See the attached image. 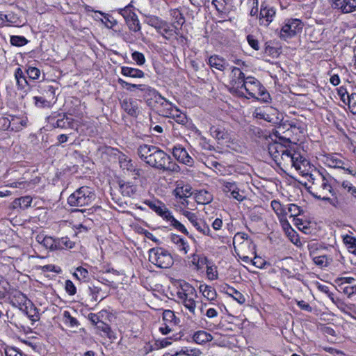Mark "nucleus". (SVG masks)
I'll return each instance as SVG.
<instances>
[{
    "mask_svg": "<svg viewBox=\"0 0 356 356\" xmlns=\"http://www.w3.org/2000/svg\"><path fill=\"white\" fill-rule=\"evenodd\" d=\"M25 72L30 80H37L41 74L40 69L32 66H26Z\"/></svg>",
    "mask_w": 356,
    "mask_h": 356,
    "instance_id": "42",
    "label": "nucleus"
},
{
    "mask_svg": "<svg viewBox=\"0 0 356 356\" xmlns=\"http://www.w3.org/2000/svg\"><path fill=\"white\" fill-rule=\"evenodd\" d=\"M131 58L138 65H143L146 60L144 54L137 51L132 53Z\"/></svg>",
    "mask_w": 356,
    "mask_h": 356,
    "instance_id": "53",
    "label": "nucleus"
},
{
    "mask_svg": "<svg viewBox=\"0 0 356 356\" xmlns=\"http://www.w3.org/2000/svg\"><path fill=\"white\" fill-rule=\"evenodd\" d=\"M225 290V293L228 296L233 298L237 302L242 305L245 302V296L238 291L235 289L234 287L230 286L229 285H226V287L224 288Z\"/></svg>",
    "mask_w": 356,
    "mask_h": 356,
    "instance_id": "29",
    "label": "nucleus"
},
{
    "mask_svg": "<svg viewBox=\"0 0 356 356\" xmlns=\"http://www.w3.org/2000/svg\"><path fill=\"white\" fill-rule=\"evenodd\" d=\"M119 163L120 168L123 170H126L129 172H134L135 175H139L140 170L136 168L132 160L126 155L122 154L119 157Z\"/></svg>",
    "mask_w": 356,
    "mask_h": 356,
    "instance_id": "25",
    "label": "nucleus"
},
{
    "mask_svg": "<svg viewBox=\"0 0 356 356\" xmlns=\"http://www.w3.org/2000/svg\"><path fill=\"white\" fill-rule=\"evenodd\" d=\"M200 145L201 147L206 150H213L214 147L210 144L209 140L206 138L204 136H201L200 138Z\"/></svg>",
    "mask_w": 356,
    "mask_h": 356,
    "instance_id": "59",
    "label": "nucleus"
},
{
    "mask_svg": "<svg viewBox=\"0 0 356 356\" xmlns=\"http://www.w3.org/2000/svg\"><path fill=\"white\" fill-rule=\"evenodd\" d=\"M9 115L0 117V131H10Z\"/></svg>",
    "mask_w": 356,
    "mask_h": 356,
    "instance_id": "51",
    "label": "nucleus"
},
{
    "mask_svg": "<svg viewBox=\"0 0 356 356\" xmlns=\"http://www.w3.org/2000/svg\"><path fill=\"white\" fill-rule=\"evenodd\" d=\"M199 290L202 293V296L210 302L215 300L217 297V292L211 286L200 284Z\"/></svg>",
    "mask_w": 356,
    "mask_h": 356,
    "instance_id": "27",
    "label": "nucleus"
},
{
    "mask_svg": "<svg viewBox=\"0 0 356 356\" xmlns=\"http://www.w3.org/2000/svg\"><path fill=\"white\" fill-rule=\"evenodd\" d=\"M163 321L165 323L172 324L173 325L177 324V318L174 312L171 310H165L163 313Z\"/></svg>",
    "mask_w": 356,
    "mask_h": 356,
    "instance_id": "45",
    "label": "nucleus"
},
{
    "mask_svg": "<svg viewBox=\"0 0 356 356\" xmlns=\"http://www.w3.org/2000/svg\"><path fill=\"white\" fill-rule=\"evenodd\" d=\"M96 327L99 330L102 331L104 334H106L108 337H111V329L108 324L104 321H100Z\"/></svg>",
    "mask_w": 356,
    "mask_h": 356,
    "instance_id": "56",
    "label": "nucleus"
},
{
    "mask_svg": "<svg viewBox=\"0 0 356 356\" xmlns=\"http://www.w3.org/2000/svg\"><path fill=\"white\" fill-rule=\"evenodd\" d=\"M193 339L195 343L202 344L211 341L213 337L209 333L203 330H200L193 334Z\"/></svg>",
    "mask_w": 356,
    "mask_h": 356,
    "instance_id": "33",
    "label": "nucleus"
},
{
    "mask_svg": "<svg viewBox=\"0 0 356 356\" xmlns=\"http://www.w3.org/2000/svg\"><path fill=\"white\" fill-rule=\"evenodd\" d=\"M166 40H170L174 35V30L170 27L168 22H165L161 30L158 32Z\"/></svg>",
    "mask_w": 356,
    "mask_h": 356,
    "instance_id": "43",
    "label": "nucleus"
},
{
    "mask_svg": "<svg viewBox=\"0 0 356 356\" xmlns=\"http://www.w3.org/2000/svg\"><path fill=\"white\" fill-rule=\"evenodd\" d=\"M271 207L273 211L276 213L277 216H281L284 214V209L282 208V204L279 201L273 200L271 202Z\"/></svg>",
    "mask_w": 356,
    "mask_h": 356,
    "instance_id": "60",
    "label": "nucleus"
},
{
    "mask_svg": "<svg viewBox=\"0 0 356 356\" xmlns=\"http://www.w3.org/2000/svg\"><path fill=\"white\" fill-rule=\"evenodd\" d=\"M173 156L180 163H182L188 166H192L194 161L192 157L188 154L187 151L181 145H176L172 148Z\"/></svg>",
    "mask_w": 356,
    "mask_h": 356,
    "instance_id": "18",
    "label": "nucleus"
},
{
    "mask_svg": "<svg viewBox=\"0 0 356 356\" xmlns=\"http://www.w3.org/2000/svg\"><path fill=\"white\" fill-rule=\"evenodd\" d=\"M74 243L70 241L68 237H62L60 238H56V244L54 245V250H63L67 248H72Z\"/></svg>",
    "mask_w": 356,
    "mask_h": 356,
    "instance_id": "35",
    "label": "nucleus"
},
{
    "mask_svg": "<svg viewBox=\"0 0 356 356\" xmlns=\"http://www.w3.org/2000/svg\"><path fill=\"white\" fill-rule=\"evenodd\" d=\"M288 211L291 216H298L301 214L302 210L295 204H289Z\"/></svg>",
    "mask_w": 356,
    "mask_h": 356,
    "instance_id": "62",
    "label": "nucleus"
},
{
    "mask_svg": "<svg viewBox=\"0 0 356 356\" xmlns=\"http://www.w3.org/2000/svg\"><path fill=\"white\" fill-rule=\"evenodd\" d=\"M14 76L17 90L26 95L30 90V85L21 67H17L15 70Z\"/></svg>",
    "mask_w": 356,
    "mask_h": 356,
    "instance_id": "19",
    "label": "nucleus"
},
{
    "mask_svg": "<svg viewBox=\"0 0 356 356\" xmlns=\"http://www.w3.org/2000/svg\"><path fill=\"white\" fill-rule=\"evenodd\" d=\"M119 13L124 17L125 21L131 17H135L136 15L133 11V6L130 4L125 6L124 8L120 9Z\"/></svg>",
    "mask_w": 356,
    "mask_h": 356,
    "instance_id": "48",
    "label": "nucleus"
},
{
    "mask_svg": "<svg viewBox=\"0 0 356 356\" xmlns=\"http://www.w3.org/2000/svg\"><path fill=\"white\" fill-rule=\"evenodd\" d=\"M125 22L130 31L134 32H138L140 31L141 26L137 15H136L135 17L127 19Z\"/></svg>",
    "mask_w": 356,
    "mask_h": 356,
    "instance_id": "41",
    "label": "nucleus"
},
{
    "mask_svg": "<svg viewBox=\"0 0 356 356\" xmlns=\"http://www.w3.org/2000/svg\"><path fill=\"white\" fill-rule=\"evenodd\" d=\"M73 276L79 280H85L88 277L89 273L87 269L79 266L76 269V272L73 273Z\"/></svg>",
    "mask_w": 356,
    "mask_h": 356,
    "instance_id": "50",
    "label": "nucleus"
},
{
    "mask_svg": "<svg viewBox=\"0 0 356 356\" xmlns=\"http://www.w3.org/2000/svg\"><path fill=\"white\" fill-rule=\"evenodd\" d=\"M296 153V152L289 149L287 147V151L283 153V155L280 156V160H279L277 165L280 168H287L291 167L295 158V154Z\"/></svg>",
    "mask_w": 356,
    "mask_h": 356,
    "instance_id": "24",
    "label": "nucleus"
},
{
    "mask_svg": "<svg viewBox=\"0 0 356 356\" xmlns=\"http://www.w3.org/2000/svg\"><path fill=\"white\" fill-rule=\"evenodd\" d=\"M30 300L28 299L26 295L19 291H14L10 296V302L15 307L22 309L24 305L29 302Z\"/></svg>",
    "mask_w": 356,
    "mask_h": 356,
    "instance_id": "21",
    "label": "nucleus"
},
{
    "mask_svg": "<svg viewBox=\"0 0 356 356\" xmlns=\"http://www.w3.org/2000/svg\"><path fill=\"white\" fill-rule=\"evenodd\" d=\"M209 131L211 136L218 141L227 140L228 138L227 132L221 127L211 126Z\"/></svg>",
    "mask_w": 356,
    "mask_h": 356,
    "instance_id": "28",
    "label": "nucleus"
},
{
    "mask_svg": "<svg viewBox=\"0 0 356 356\" xmlns=\"http://www.w3.org/2000/svg\"><path fill=\"white\" fill-rule=\"evenodd\" d=\"M275 15L276 9L274 7L262 3L259 15V25L268 27L274 20Z\"/></svg>",
    "mask_w": 356,
    "mask_h": 356,
    "instance_id": "15",
    "label": "nucleus"
},
{
    "mask_svg": "<svg viewBox=\"0 0 356 356\" xmlns=\"http://www.w3.org/2000/svg\"><path fill=\"white\" fill-rule=\"evenodd\" d=\"M291 167H294L302 176L307 177V179L314 172L309 161L298 152L295 154V158Z\"/></svg>",
    "mask_w": 356,
    "mask_h": 356,
    "instance_id": "13",
    "label": "nucleus"
},
{
    "mask_svg": "<svg viewBox=\"0 0 356 356\" xmlns=\"http://www.w3.org/2000/svg\"><path fill=\"white\" fill-rule=\"evenodd\" d=\"M149 261L161 268H168L174 263L170 253L163 248H153L149 250Z\"/></svg>",
    "mask_w": 356,
    "mask_h": 356,
    "instance_id": "8",
    "label": "nucleus"
},
{
    "mask_svg": "<svg viewBox=\"0 0 356 356\" xmlns=\"http://www.w3.org/2000/svg\"><path fill=\"white\" fill-rule=\"evenodd\" d=\"M174 195L180 199H185L192 195L191 187L189 185L183 186H177L174 190Z\"/></svg>",
    "mask_w": 356,
    "mask_h": 356,
    "instance_id": "34",
    "label": "nucleus"
},
{
    "mask_svg": "<svg viewBox=\"0 0 356 356\" xmlns=\"http://www.w3.org/2000/svg\"><path fill=\"white\" fill-rule=\"evenodd\" d=\"M58 128L67 129L71 128L73 125V119L63 115L61 118L58 119Z\"/></svg>",
    "mask_w": 356,
    "mask_h": 356,
    "instance_id": "49",
    "label": "nucleus"
},
{
    "mask_svg": "<svg viewBox=\"0 0 356 356\" xmlns=\"http://www.w3.org/2000/svg\"><path fill=\"white\" fill-rule=\"evenodd\" d=\"M35 105L38 107L44 108L50 105V102L42 97H33Z\"/></svg>",
    "mask_w": 356,
    "mask_h": 356,
    "instance_id": "54",
    "label": "nucleus"
},
{
    "mask_svg": "<svg viewBox=\"0 0 356 356\" xmlns=\"http://www.w3.org/2000/svg\"><path fill=\"white\" fill-rule=\"evenodd\" d=\"M145 204L163 220L170 222V225L172 226L174 229L193 238L186 227L174 218L172 212L167 208L164 203L159 200H145Z\"/></svg>",
    "mask_w": 356,
    "mask_h": 356,
    "instance_id": "4",
    "label": "nucleus"
},
{
    "mask_svg": "<svg viewBox=\"0 0 356 356\" xmlns=\"http://www.w3.org/2000/svg\"><path fill=\"white\" fill-rule=\"evenodd\" d=\"M312 259L314 264L321 268L328 266L332 261V259L327 255L315 256Z\"/></svg>",
    "mask_w": 356,
    "mask_h": 356,
    "instance_id": "39",
    "label": "nucleus"
},
{
    "mask_svg": "<svg viewBox=\"0 0 356 356\" xmlns=\"http://www.w3.org/2000/svg\"><path fill=\"white\" fill-rule=\"evenodd\" d=\"M303 24L298 19H287L280 32V37L282 40H287L296 36L302 30Z\"/></svg>",
    "mask_w": 356,
    "mask_h": 356,
    "instance_id": "12",
    "label": "nucleus"
},
{
    "mask_svg": "<svg viewBox=\"0 0 356 356\" xmlns=\"http://www.w3.org/2000/svg\"><path fill=\"white\" fill-rule=\"evenodd\" d=\"M332 6L342 13L348 14L356 11V0H329Z\"/></svg>",
    "mask_w": 356,
    "mask_h": 356,
    "instance_id": "17",
    "label": "nucleus"
},
{
    "mask_svg": "<svg viewBox=\"0 0 356 356\" xmlns=\"http://www.w3.org/2000/svg\"><path fill=\"white\" fill-rule=\"evenodd\" d=\"M120 188L121 193L124 196L131 197L136 192V186L129 182L120 184Z\"/></svg>",
    "mask_w": 356,
    "mask_h": 356,
    "instance_id": "36",
    "label": "nucleus"
},
{
    "mask_svg": "<svg viewBox=\"0 0 356 356\" xmlns=\"http://www.w3.org/2000/svg\"><path fill=\"white\" fill-rule=\"evenodd\" d=\"M182 215L189 220L192 225L198 232L204 235H210L211 229L209 225H207L202 219L199 218L195 213L184 210L182 211Z\"/></svg>",
    "mask_w": 356,
    "mask_h": 356,
    "instance_id": "14",
    "label": "nucleus"
},
{
    "mask_svg": "<svg viewBox=\"0 0 356 356\" xmlns=\"http://www.w3.org/2000/svg\"><path fill=\"white\" fill-rule=\"evenodd\" d=\"M195 201L197 204H206L210 203L213 200L212 195L207 191L200 190L195 193Z\"/></svg>",
    "mask_w": 356,
    "mask_h": 356,
    "instance_id": "32",
    "label": "nucleus"
},
{
    "mask_svg": "<svg viewBox=\"0 0 356 356\" xmlns=\"http://www.w3.org/2000/svg\"><path fill=\"white\" fill-rule=\"evenodd\" d=\"M122 109L129 115L136 118L140 113L139 101L131 97L124 98L120 101Z\"/></svg>",
    "mask_w": 356,
    "mask_h": 356,
    "instance_id": "16",
    "label": "nucleus"
},
{
    "mask_svg": "<svg viewBox=\"0 0 356 356\" xmlns=\"http://www.w3.org/2000/svg\"><path fill=\"white\" fill-rule=\"evenodd\" d=\"M6 356H23L22 353L15 347L8 346L5 349Z\"/></svg>",
    "mask_w": 356,
    "mask_h": 356,
    "instance_id": "58",
    "label": "nucleus"
},
{
    "mask_svg": "<svg viewBox=\"0 0 356 356\" xmlns=\"http://www.w3.org/2000/svg\"><path fill=\"white\" fill-rule=\"evenodd\" d=\"M63 321L65 325L71 327H77L79 325L78 320L72 316L70 312L67 310L63 313Z\"/></svg>",
    "mask_w": 356,
    "mask_h": 356,
    "instance_id": "37",
    "label": "nucleus"
},
{
    "mask_svg": "<svg viewBox=\"0 0 356 356\" xmlns=\"http://www.w3.org/2000/svg\"><path fill=\"white\" fill-rule=\"evenodd\" d=\"M268 151L273 161L277 164L280 160V156L287 151V147L282 143L274 142L268 145Z\"/></svg>",
    "mask_w": 356,
    "mask_h": 356,
    "instance_id": "20",
    "label": "nucleus"
},
{
    "mask_svg": "<svg viewBox=\"0 0 356 356\" xmlns=\"http://www.w3.org/2000/svg\"><path fill=\"white\" fill-rule=\"evenodd\" d=\"M340 186L342 191L338 195L335 193L333 198L321 195L316 199L328 202L345 216H352L356 211V187L348 180L341 181Z\"/></svg>",
    "mask_w": 356,
    "mask_h": 356,
    "instance_id": "2",
    "label": "nucleus"
},
{
    "mask_svg": "<svg viewBox=\"0 0 356 356\" xmlns=\"http://www.w3.org/2000/svg\"><path fill=\"white\" fill-rule=\"evenodd\" d=\"M9 120L10 121V131H19L27 125L26 118L9 115Z\"/></svg>",
    "mask_w": 356,
    "mask_h": 356,
    "instance_id": "23",
    "label": "nucleus"
},
{
    "mask_svg": "<svg viewBox=\"0 0 356 356\" xmlns=\"http://www.w3.org/2000/svg\"><path fill=\"white\" fill-rule=\"evenodd\" d=\"M172 343L171 338H165L163 339H159L156 340L154 344L153 349H159L167 347L168 346L170 345Z\"/></svg>",
    "mask_w": 356,
    "mask_h": 356,
    "instance_id": "52",
    "label": "nucleus"
},
{
    "mask_svg": "<svg viewBox=\"0 0 356 356\" xmlns=\"http://www.w3.org/2000/svg\"><path fill=\"white\" fill-rule=\"evenodd\" d=\"M181 353L184 356H200L201 355V351L196 348H189L187 347H184L181 348Z\"/></svg>",
    "mask_w": 356,
    "mask_h": 356,
    "instance_id": "55",
    "label": "nucleus"
},
{
    "mask_svg": "<svg viewBox=\"0 0 356 356\" xmlns=\"http://www.w3.org/2000/svg\"><path fill=\"white\" fill-rule=\"evenodd\" d=\"M32 202V197L29 195L21 197L19 198L15 199L11 203V208L16 209L20 208L22 209H26L31 206Z\"/></svg>",
    "mask_w": 356,
    "mask_h": 356,
    "instance_id": "26",
    "label": "nucleus"
},
{
    "mask_svg": "<svg viewBox=\"0 0 356 356\" xmlns=\"http://www.w3.org/2000/svg\"><path fill=\"white\" fill-rule=\"evenodd\" d=\"M307 180L312 184V186L309 187V192L314 198H321V195L327 193L335 195L332 182L336 181V179L327 173L325 170L324 172H321L314 169Z\"/></svg>",
    "mask_w": 356,
    "mask_h": 356,
    "instance_id": "3",
    "label": "nucleus"
},
{
    "mask_svg": "<svg viewBox=\"0 0 356 356\" xmlns=\"http://www.w3.org/2000/svg\"><path fill=\"white\" fill-rule=\"evenodd\" d=\"M44 243L42 245L45 247L47 249H49L51 251L54 250V245L56 244V238H54L51 236H46L45 239L44 240Z\"/></svg>",
    "mask_w": 356,
    "mask_h": 356,
    "instance_id": "57",
    "label": "nucleus"
},
{
    "mask_svg": "<svg viewBox=\"0 0 356 356\" xmlns=\"http://www.w3.org/2000/svg\"><path fill=\"white\" fill-rule=\"evenodd\" d=\"M245 81L246 78L242 70L239 67H232L230 74L229 91L238 97H246L244 91H243V83Z\"/></svg>",
    "mask_w": 356,
    "mask_h": 356,
    "instance_id": "10",
    "label": "nucleus"
},
{
    "mask_svg": "<svg viewBox=\"0 0 356 356\" xmlns=\"http://www.w3.org/2000/svg\"><path fill=\"white\" fill-rule=\"evenodd\" d=\"M237 188L236 184L234 181H224L223 183V191L225 193H230L231 194Z\"/></svg>",
    "mask_w": 356,
    "mask_h": 356,
    "instance_id": "61",
    "label": "nucleus"
},
{
    "mask_svg": "<svg viewBox=\"0 0 356 356\" xmlns=\"http://www.w3.org/2000/svg\"><path fill=\"white\" fill-rule=\"evenodd\" d=\"M29 306V312H28V318L33 324L35 322L38 321L40 319V314L38 312V309L33 304V302L30 300L28 303Z\"/></svg>",
    "mask_w": 356,
    "mask_h": 356,
    "instance_id": "40",
    "label": "nucleus"
},
{
    "mask_svg": "<svg viewBox=\"0 0 356 356\" xmlns=\"http://www.w3.org/2000/svg\"><path fill=\"white\" fill-rule=\"evenodd\" d=\"M169 238L170 241L177 246L179 251L183 252L184 254L188 252L190 245L184 238L175 234H171Z\"/></svg>",
    "mask_w": 356,
    "mask_h": 356,
    "instance_id": "22",
    "label": "nucleus"
},
{
    "mask_svg": "<svg viewBox=\"0 0 356 356\" xmlns=\"http://www.w3.org/2000/svg\"><path fill=\"white\" fill-rule=\"evenodd\" d=\"M343 241L348 252L356 255V238L346 235Z\"/></svg>",
    "mask_w": 356,
    "mask_h": 356,
    "instance_id": "38",
    "label": "nucleus"
},
{
    "mask_svg": "<svg viewBox=\"0 0 356 356\" xmlns=\"http://www.w3.org/2000/svg\"><path fill=\"white\" fill-rule=\"evenodd\" d=\"M10 44L16 47H22L26 45L29 40L24 36L12 35L10 39Z\"/></svg>",
    "mask_w": 356,
    "mask_h": 356,
    "instance_id": "44",
    "label": "nucleus"
},
{
    "mask_svg": "<svg viewBox=\"0 0 356 356\" xmlns=\"http://www.w3.org/2000/svg\"><path fill=\"white\" fill-rule=\"evenodd\" d=\"M341 289H342L343 292L345 294H346L348 297H350L351 296L356 294V285H347L344 286H341Z\"/></svg>",
    "mask_w": 356,
    "mask_h": 356,
    "instance_id": "64",
    "label": "nucleus"
},
{
    "mask_svg": "<svg viewBox=\"0 0 356 356\" xmlns=\"http://www.w3.org/2000/svg\"><path fill=\"white\" fill-rule=\"evenodd\" d=\"M118 83L123 88L129 91H134L138 89L145 93V95L149 97L152 99H154L156 103L165 101V98L163 97L156 90L145 84H133L129 83L123 79L119 78L118 80Z\"/></svg>",
    "mask_w": 356,
    "mask_h": 356,
    "instance_id": "9",
    "label": "nucleus"
},
{
    "mask_svg": "<svg viewBox=\"0 0 356 356\" xmlns=\"http://www.w3.org/2000/svg\"><path fill=\"white\" fill-rule=\"evenodd\" d=\"M137 154L149 167L163 172H178L179 165L171 156L155 145L142 144L137 148Z\"/></svg>",
    "mask_w": 356,
    "mask_h": 356,
    "instance_id": "1",
    "label": "nucleus"
},
{
    "mask_svg": "<svg viewBox=\"0 0 356 356\" xmlns=\"http://www.w3.org/2000/svg\"><path fill=\"white\" fill-rule=\"evenodd\" d=\"M243 90L249 96H246L247 98H254L264 102H268L270 100V96L265 87L254 77H246V81L243 86Z\"/></svg>",
    "mask_w": 356,
    "mask_h": 356,
    "instance_id": "5",
    "label": "nucleus"
},
{
    "mask_svg": "<svg viewBox=\"0 0 356 356\" xmlns=\"http://www.w3.org/2000/svg\"><path fill=\"white\" fill-rule=\"evenodd\" d=\"M208 64L211 67L223 71L225 69L226 61L224 58L217 55H213L209 58Z\"/></svg>",
    "mask_w": 356,
    "mask_h": 356,
    "instance_id": "31",
    "label": "nucleus"
},
{
    "mask_svg": "<svg viewBox=\"0 0 356 356\" xmlns=\"http://www.w3.org/2000/svg\"><path fill=\"white\" fill-rule=\"evenodd\" d=\"M177 296L185 308L187 309L191 314L195 315L197 304L195 299L197 298L195 289L189 283L184 282L181 285L180 289L177 293Z\"/></svg>",
    "mask_w": 356,
    "mask_h": 356,
    "instance_id": "7",
    "label": "nucleus"
},
{
    "mask_svg": "<svg viewBox=\"0 0 356 356\" xmlns=\"http://www.w3.org/2000/svg\"><path fill=\"white\" fill-rule=\"evenodd\" d=\"M346 103L350 112L356 114V93L352 92L349 96H346Z\"/></svg>",
    "mask_w": 356,
    "mask_h": 356,
    "instance_id": "46",
    "label": "nucleus"
},
{
    "mask_svg": "<svg viewBox=\"0 0 356 356\" xmlns=\"http://www.w3.org/2000/svg\"><path fill=\"white\" fill-rule=\"evenodd\" d=\"M166 22L161 20L157 17H151L147 19V24L154 27L157 32L161 30V26L164 25Z\"/></svg>",
    "mask_w": 356,
    "mask_h": 356,
    "instance_id": "47",
    "label": "nucleus"
},
{
    "mask_svg": "<svg viewBox=\"0 0 356 356\" xmlns=\"http://www.w3.org/2000/svg\"><path fill=\"white\" fill-rule=\"evenodd\" d=\"M95 199V194L92 188L83 186L76 189L67 198V203L70 207H84L90 205Z\"/></svg>",
    "mask_w": 356,
    "mask_h": 356,
    "instance_id": "6",
    "label": "nucleus"
},
{
    "mask_svg": "<svg viewBox=\"0 0 356 356\" xmlns=\"http://www.w3.org/2000/svg\"><path fill=\"white\" fill-rule=\"evenodd\" d=\"M161 106L164 107L162 113L163 116L173 119L177 124L186 125L188 122V118L186 114L181 112L176 106H174L170 101L165 99V101L161 100L159 102Z\"/></svg>",
    "mask_w": 356,
    "mask_h": 356,
    "instance_id": "11",
    "label": "nucleus"
},
{
    "mask_svg": "<svg viewBox=\"0 0 356 356\" xmlns=\"http://www.w3.org/2000/svg\"><path fill=\"white\" fill-rule=\"evenodd\" d=\"M251 261L254 266L259 268H264L266 265H269L268 262L259 257H254Z\"/></svg>",
    "mask_w": 356,
    "mask_h": 356,
    "instance_id": "63",
    "label": "nucleus"
},
{
    "mask_svg": "<svg viewBox=\"0 0 356 356\" xmlns=\"http://www.w3.org/2000/svg\"><path fill=\"white\" fill-rule=\"evenodd\" d=\"M121 73L125 76L131 78H143L145 76V73L142 70L127 66L121 67Z\"/></svg>",
    "mask_w": 356,
    "mask_h": 356,
    "instance_id": "30",
    "label": "nucleus"
}]
</instances>
